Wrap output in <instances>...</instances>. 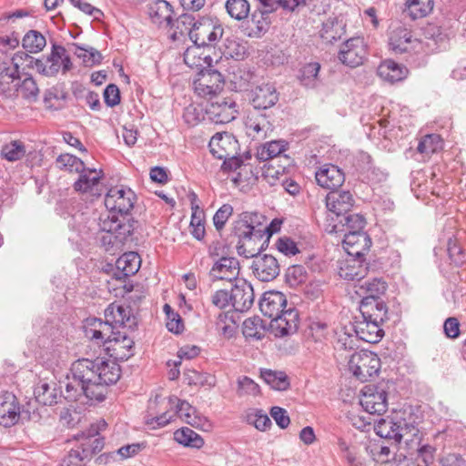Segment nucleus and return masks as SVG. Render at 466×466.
Wrapping results in <instances>:
<instances>
[{"mask_svg":"<svg viewBox=\"0 0 466 466\" xmlns=\"http://www.w3.org/2000/svg\"><path fill=\"white\" fill-rule=\"evenodd\" d=\"M71 377L66 376L64 397L76 401L85 397L88 400H104L107 386L118 381L120 366L115 360L82 359L75 361L70 369Z\"/></svg>","mask_w":466,"mask_h":466,"instance_id":"1","label":"nucleus"},{"mask_svg":"<svg viewBox=\"0 0 466 466\" xmlns=\"http://www.w3.org/2000/svg\"><path fill=\"white\" fill-rule=\"evenodd\" d=\"M265 219L257 212H243L234 220L231 236L237 238L236 249L239 256L249 258L259 254L269 238L280 229L281 220L273 219L266 226Z\"/></svg>","mask_w":466,"mask_h":466,"instance_id":"2","label":"nucleus"},{"mask_svg":"<svg viewBox=\"0 0 466 466\" xmlns=\"http://www.w3.org/2000/svg\"><path fill=\"white\" fill-rule=\"evenodd\" d=\"M85 334L96 343L103 342L108 355L116 361L127 360L134 355V340L125 332H114V327L99 319H88Z\"/></svg>","mask_w":466,"mask_h":466,"instance_id":"3","label":"nucleus"},{"mask_svg":"<svg viewBox=\"0 0 466 466\" xmlns=\"http://www.w3.org/2000/svg\"><path fill=\"white\" fill-rule=\"evenodd\" d=\"M286 305L285 295L275 290L266 291L259 301L261 313L271 319V328L281 336L297 329L298 313L292 309L285 310Z\"/></svg>","mask_w":466,"mask_h":466,"instance_id":"4","label":"nucleus"},{"mask_svg":"<svg viewBox=\"0 0 466 466\" xmlns=\"http://www.w3.org/2000/svg\"><path fill=\"white\" fill-rule=\"evenodd\" d=\"M349 370L359 380L368 381L378 375L380 370V360L377 354L371 351L355 352L349 360Z\"/></svg>","mask_w":466,"mask_h":466,"instance_id":"5","label":"nucleus"},{"mask_svg":"<svg viewBox=\"0 0 466 466\" xmlns=\"http://www.w3.org/2000/svg\"><path fill=\"white\" fill-rule=\"evenodd\" d=\"M224 29L221 25L211 18L201 17L196 20L189 38L198 47L214 46L223 35Z\"/></svg>","mask_w":466,"mask_h":466,"instance_id":"6","label":"nucleus"},{"mask_svg":"<svg viewBox=\"0 0 466 466\" xmlns=\"http://www.w3.org/2000/svg\"><path fill=\"white\" fill-rule=\"evenodd\" d=\"M354 205V198L350 191L333 190L326 197L327 216L323 221L325 224H332L341 217L351 211Z\"/></svg>","mask_w":466,"mask_h":466,"instance_id":"7","label":"nucleus"},{"mask_svg":"<svg viewBox=\"0 0 466 466\" xmlns=\"http://www.w3.org/2000/svg\"><path fill=\"white\" fill-rule=\"evenodd\" d=\"M77 173L79 174L78 179L74 183V189L76 192L93 198H98L102 195L103 185L101 179L104 175L102 170L84 166L83 170H79Z\"/></svg>","mask_w":466,"mask_h":466,"instance_id":"8","label":"nucleus"},{"mask_svg":"<svg viewBox=\"0 0 466 466\" xmlns=\"http://www.w3.org/2000/svg\"><path fill=\"white\" fill-rule=\"evenodd\" d=\"M238 106L231 98L216 97L206 107V114L215 124H226L234 120L238 115Z\"/></svg>","mask_w":466,"mask_h":466,"instance_id":"9","label":"nucleus"},{"mask_svg":"<svg viewBox=\"0 0 466 466\" xmlns=\"http://www.w3.org/2000/svg\"><path fill=\"white\" fill-rule=\"evenodd\" d=\"M360 405L370 414H381L387 410V393L375 385H366L361 390Z\"/></svg>","mask_w":466,"mask_h":466,"instance_id":"10","label":"nucleus"},{"mask_svg":"<svg viewBox=\"0 0 466 466\" xmlns=\"http://www.w3.org/2000/svg\"><path fill=\"white\" fill-rule=\"evenodd\" d=\"M21 405L16 396L10 391L0 392V425L10 428L18 423Z\"/></svg>","mask_w":466,"mask_h":466,"instance_id":"11","label":"nucleus"},{"mask_svg":"<svg viewBox=\"0 0 466 466\" xmlns=\"http://www.w3.org/2000/svg\"><path fill=\"white\" fill-rule=\"evenodd\" d=\"M223 84L222 75L215 69H208L202 71L193 85L195 92L199 96L212 98L222 89Z\"/></svg>","mask_w":466,"mask_h":466,"instance_id":"12","label":"nucleus"},{"mask_svg":"<svg viewBox=\"0 0 466 466\" xmlns=\"http://www.w3.org/2000/svg\"><path fill=\"white\" fill-rule=\"evenodd\" d=\"M239 272L240 266L236 258L222 257L214 261L208 275L212 281L227 280L232 282L238 280Z\"/></svg>","mask_w":466,"mask_h":466,"instance_id":"13","label":"nucleus"},{"mask_svg":"<svg viewBox=\"0 0 466 466\" xmlns=\"http://www.w3.org/2000/svg\"><path fill=\"white\" fill-rule=\"evenodd\" d=\"M365 56L366 45L363 38L352 37L342 45L338 57L344 65L356 67L363 63Z\"/></svg>","mask_w":466,"mask_h":466,"instance_id":"14","label":"nucleus"},{"mask_svg":"<svg viewBox=\"0 0 466 466\" xmlns=\"http://www.w3.org/2000/svg\"><path fill=\"white\" fill-rule=\"evenodd\" d=\"M134 193L130 189L110 188L105 197V206L109 211L127 214L134 206Z\"/></svg>","mask_w":466,"mask_h":466,"instance_id":"15","label":"nucleus"},{"mask_svg":"<svg viewBox=\"0 0 466 466\" xmlns=\"http://www.w3.org/2000/svg\"><path fill=\"white\" fill-rule=\"evenodd\" d=\"M252 263V270L255 277L263 282H268L275 279L280 271L278 259L272 255L264 254L263 256L255 255Z\"/></svg>","mask_w":466,"mask_h":466,"instance_id":"16","label":"nucleus"},{"mask_svg":"<svg viewBox=\"0 0 466 466\" xmlns=\"http://www.w3.org/2000/svg\"><path fill=\"white\" fill-rule=\"evenodd\" d=\"M231 306L236 311L248 310L254 303V290L250 283L245 279L236 281L230 290Z\"/></svg>","mask_w":466,"mask_h":466,"instance_id":"17","label":"nucleus"},{"mask_svg":"<svg viewBox=\"0 0 466 466\" xmlns=\"http://www.w3.org/2000/svg\"><path fill=\"white\" fill-rule=\"evenodd\" d=\"M15 60L14 57L8 66L5 63L0 64V93L7 98L18 93L19 66Z\"/></svg>","mask_w":466,"mask_h":466,"instance_id":"18","label":"nucleus"},{"mask_svg":"<svg viewBox=\"0 0 466 466\" xmlns=\"http://www.w3.org/2000/svg\"><path fill=\"white\" fill-rule=\"evenodd\" d=\"M371 239L364 231L345 233L343 247L349 257L362 258L369 251Z\"/></svg>","mask_w":466,"mask_h":466,"instance_id":"19","label":"nucleus"},{"mask_svg":"<svg viewBox=\"0 0 466 466\" xmlns=\"http://www.w3.org/2000/svg\"><path fill=\"white\" fill-rule=\"evenodd\" d=\"M361 318L382 324L388 319V308L381 299L364 297L360 302Z\"/></svg>","mask_w":466,"mask_h":466,"instance_id":"20","label":"nucleus"},{"mask_svg":"<svg viewBox=\"0 0 466 466\" xmlns=\"http://www.w3.org/2000/svg\"><path fill=\"white\" fill-rule=\"evenodd\" d=\"M365 219L359 214L348 212L345 216L341 217L338 221L332 224H325L324 229L329 234L333 233H345L362 231L365 227Z\"/></svg>","mask_w":466,"mask_h":466,"instance_id":"21","label":"nucleus"},{"mask_svg":"<svg viewBox=\"0 0 466 466\" xmlns=\"http://www.w3.org/2000/svg\"><path fill=\"white\" fill-rule=\"evenodd\" d=\"M369 271L368 264L361 258L349 257L340 263L339 275L348 281H360Z\"/></svg>","mask_w":466,"mask_h":466,"instance_id":"22","label":"nucleus"},{"mask_svg":"<svg viewBox=\"0 0 466 466\" xmlns=\"http://www.w3.org/2000/svg\"><path fill=\"white\" fill-rule=\"evenodd\" d=\"M315 178L320 187L335 189L342 186L345 181V175L337 166L327 164L319 167L315 174Z\"/></svg>","mask_w":466,"mask_h":466,"instance_id":"23","label":"nucleus"},{"mask_svg":"<svg viewBox=\"0 0 466 466\" xmlns=\"http://www.w3.org/2000/svg\"><path fill=\"white\" fill-rule=\"evenodd\" d=\"M279 101L275 86L269 83L258 85L252 90L251 104L255 109H268Z\"/></svg>","mask_w":466,"mask_h":466,"instance_id":"24","label":"nucleus"},{"mask_svg":"<svg viewBox=\"0 0 466 466\" xmlns=\"http://www.w3.org/2000/svg\"><path fill=\"white\" fill-rule=\"evenodd\" d=\"M417 39L413 37L411 32L403 26L393 28L389 36V45L397 54H402L414 47Z\"/></svg>","mask_w":466,"mask_h":466,"instance_id":"25","label":"nucleus"},{"mask_svg":"<svg viewBox=\"0 0 466 466\" xmlns=\"http://www.w3.org/2000/svg\"><path fill=\"white\" fill-rule=\"evenodd\" d=\"M380 325V323L362 319V320L356 321L353 330L360 339L369 343H377L384 335Z\"/></svg>","mask_w":466,"mask_h":466,"instance_id":"26","label":"nucleus"},{"mask_svg":"<svg viewBox=\"0 0 466 466\" xmlns=\"http://www.w3.org/2000/svg\"><path fill=\"white\" fill-rule=\"evenodd\" d=\"M271 24L270 15L268 11L258 8L255 10L248 21V35L250 37H260L269 29Z\"/></svg>","mask_w":466,"mask_h":466,"instance_id":"27","label":"nucleus"},{"mask_svg":"<svg viewBox=\"0 0 466 466\" xmlns=\"http://www.w3.org/2000/svg\"><path fill=\"white\" fill-rule=\"evenodd\" d=\"M106 323L132 328L135 325V318L130 317V310L121 305L111 304L105 310Z\"/></svg>","mask_w":466,"mask_h":466,"instance_id":"28","label":"nucleus"},{"mask_svg":"<svg viewBox=\"0 0 466 466\" xmlns=\"http://www.w3.org/2000/svg\"><path fill=\"white\" fill-rule=\"evenodd\" d=\"M407 73L408 70L405 66L392 60H385L378 67L380 77L390 83L401 81L406 77Z\"/></svg>","mask_w":466,"mask_h":466,"instance_id":"29","label":"nucleus"},{"mask_svg":"<svg viewBox=\"0 0 466 466\" xmlns=\"http://www.w3.org/2000/svg\"><path fill=\"white\" fill-rule=\"evenodd\" d=\"M149 15L153 23L158 25L170 26L172 24L173 9L166 0L156 1L149 8Z\"/></svg>","mask_w":466,"mask_h":466,"instance_id":"30","label":"nucleus"},{"mask_svg":"<svg viewBox=\"0 0 466 466\" xmlns=\"http://www.w3.org/2000/svg\"><path fill=\"white\" fill-rule=\"evenodd\" d=\"M59 393L62 391L56 389V383H41L35 389V397L38 403L51 406L57 403Z\"/></svg>","mask_w":466,"mask_h":466,"instance_id":"31","label":"nucleus"},{"mask_svg":"<svg viewBox=\"0 0 466 466\" xmlns=\"http://www.w3.org/2000/svg\"><path fill=\"white\" fill-rule=\"evenodd\" d=\"M169 404L177 406V413L184 421L191 426L198 427L200 418L196 415V410L187 401L180 400L176 396L169 397Z\"/></svg>","mask_w":466,"mask_h":466,"instance_id":"32","label":"nucleus"},{"mask_svg":"<svg viewBox=\"0 0 466 466\" xmlns=\"http://www.w3.org/2000/svg\"><path fill=\"white\" fill-rule=\"evenodd\" d=\"M247 133L253 138H264L269 128V122L263 115H251L245 122Z\"/></svg>","mask_w":466,"mask_h":466,"instance_id":"33","label":"nucleus"},{"mask_svg":"<svg viewBox=\"0 0 466 466\" xmlns=\"http://www.w3.org/2000/svg\"><path fill=\"white\" fill-rule=\"evenodd\" d=\"M140 258L136 252H127L120 256L116 261V267L125 277L136 274L140 268Z\"/></svg>","mask_w":466,"mask_h":466,"instance_id":"34","label":"nucleus"},{"mask_svg":"<svg viewBox=\"0 0 466 466\" xmlns=\"http://www.w3.org/2000/svg\"><path fill=\"white\" fill-rule=\"evenodd\" d=\"M237 140L229 135L217 134L210 139L209 147L210 152L214 157L218 158V152H224L227 154H232L237 147Z\"/></svg>","mask_w":466,"mask_h":466,"instance_id":"35","label":"nucleus"},{"mask_svg":"<svg viewBox=\"0 0 466 466\" xmlns=\"http://www.w3.org/2000/svg\"><path fill=\"white\" fill-rule=\"evenodd\" d=\"M260 376L274 390H286L289 387V377L284 371L265 369L261 370Z\"/></svg>","mask_w":466,"mask_h":466,"instance_id":"36","label":"nucleus"},{"mask_svg":"<svg viewBox=\"0 0 466 466\" xmlns=\"http://www.w3.org/2000/svg\"><path fill=\"white\" fill-rule=\"evenodd\" d=\"M196 199H197L196 194H192V198H191L192 215H191V220H190V227L192 228L191 234L194 236V238L200 240L205 236V226H204L205 213H204L203 209H201L197 204H195Z\"/></svg>","mask_w":466,"mask_h":466,"instance_id":"37","label":"nucleus"},{"mask_svg":"<svg viewBox=\"0 0 466 466\" xmlns=\"http://www.w3.org/2000/svg\"><path fill=\"white\" fill-rule=\"evenodd\" d=\"M398 421H394L393 419L387 417L380 419L374 426L376 433L384 439H392L396 443H400V433L396 431Z\"/></svg>","mask_w":466,"mask_h":466,"instance_id":"38","label":"nucleus"},{"mask_svg":"<svg viewBox=\"0 0 466 466\" xmlns=\"http://www.w3.org/2000/svg\"><path fill=\"white\" fill-rule=\"evenodd\" d=\"M71 46L74 48L75 55L83 60L85 66H92L101 62L102 55L96 48L91 46H81L76 43H73Z\"/></svg>","mask_w":466,"mask_h":466,"instance_id":"39","label":"nucleus"},{"mask_svg":"<svg viewBox=\"0 0 466 466\" xmlns=\"http://www.w3.org/2000/svg\"><path fill=\"white\" fill-rule=\"evenodd\" d=\"M195 23L196 18L189 14H183L174 22L172 21L170 27L175 28L174 32L171 34L172 39L176 40L179 38V35H184L185 34L189 35V31L193 30Z\"/></svg>","mask_w":466,"mask_h":466,"instance_id":"40","label":"nucleus"},{"mask_svg":"<svg viewBox=\"0 0 466 466\" xmlns=\"http://www.w3.org/2000/svg\"><path fill=\"white\" fill-rule=\"evenodd\" d=\"M175 440L187 447L200 448L204 444L203 439L189 428H182L174 433Z\"/></svg>","mask_w":466,"mask_h":466,"instance_id":"41","label":"nucleus"},{"mask_svg":"<svg viewBox=\"0 0 466 466\" xmlns=\"http://www.w3.org/2000/svg\"><path fill=\"white\" fill-rule=\"evenodd\" d=\"M411 442L414 443L412 449H409L410 454L413 455L417 454V458L420 459L425 466H429L433 463L434 461V453L435 448L429 444H422L421 438H417L416 440H411Z\"/></svg>","mask_w":466,"mask_h":466,"instance_id":"42","label":"nucleus"},{"mask_svg":"<svg viewBox=\"0 0 466 466\" xmlns=\"http://www.w3.org/2000/svg\"><path fill=\"white\" fill-rule=\"evenodd\" d=\"M45 36L35 30H30L23 38L22 46L29 53L35 54L42 51L46 46Z\"/></svg>","mask_w":466,"mask_h":466,"instance_id":"43","label":"nucleus"},{"mask_svg":"<svg viewBox=\"0 0 466 466\" xmlns=\"http://www.w3.org/2000/svg\"><path fill=\"white\" fill-rule=\"evenodd\" d=\"M320 65L317 62L305 65L300 70L299 80L301 84L309 88H313L319 82V72Z\"/></svg>","mask_w":466,"mask_h":466,"instance_id":"44","label":"nucleus"},{"mask_svg":"<svg viewBox=\"0 0 466 466\" xmlns=\"http://www.w3.org/2000/svg\"><path fill=\"white\" fill-rule=\"evenodd\" d=\"M225 7L230 17L238 21L246 18L249 13L247 0H227Z\"/></svg>","mask_w":466,"mask_h":466,"instance_id":"45","label":"nucleus"},{"mask_svg":"<svg viewBox=\"0 0 466 466\" xmlns=\"http://www.w3.org/2000/svg\"><path fill=\"white\" fill-rule=\"evenodd\" d=\"M442 148V140L437 134L427 135L420 141L417 150L427 156L436 153Z\"/></svg>","mask_w":466,"mask_h":466,"instance_id":"46","label":"nucleus"},{"mask_svg":"<svg viewBox=\"0 0 466 466\" xmlns=\"http://www.w3.org/2000/svg\"><path fill=\"white\" fill-rule=\"evenodd\" d=\"M135 221L128 218L123 217L116 219V230L114 231V238L116 241L123 243L133 234Z\"/></svg>","mask_w":466,"mask_h":466,"instance_id":"47","label":"nucleus"},{"mask_svg":"<svg viewBox=\"0 0 466 466\" xmlns=\"http://www.w3.org/2000/svg\"><path fill=\"white\" fill-rule=\"evenodd\" d=\"M367 294L366 297H372L374 299H380V295L384 294L387 289V283L380 278H374L366 280L360 287Z\"/></svg>","mask_w":466,"mask_h":466,"instance_id":"48","label":"nucleus"},{"mask_svg":"<svg viewBox=\"0 0 466 466\" xmlns=\"http://www.w3.org/2000/svg\"><path fill=\"white\" fill-rule=\"evenodd\" d=\"M25 147L23 142L18 140L11 141L3 146L1 149L2 156L8 161H16L25 155Z\"/></svg>","mask_w":466,"mask_h":466,"instance_id":"49","label":"nucleus"},{"mask_svg":"<svg viewBox=\"0 0 466 466\" xmlns=\"http://www.w3.org/2000/svg\"><path fill=\"white\" fill-rule=\"evenodd\" d=\"M400 433V442L404 439L405 443L408 449H412L414 443L411 442V440H416L417 438H420L419 436V430L416 426L411 423H408L405 420H400L397 423V430Z\"/></svg>","mask_w":466,"mask_h":466,"instance_id":"50","label":"nucleus"},{"mask_svg":"<svg viewBox=\"0 0 466 466\" xmlns=\"http://www.w3.org/2000/svg\"><path fill=\"white\" fill-rule=\"evenodd\" d=\"M432 8V0H410L408 3V10L413 19L427 15Z\"/></svg>","mask_w":466,"mask_h":466,"instance_id":"51","label":"nucleus"},{"mask_svg":"<svg viewBox=\"0 0 466 466\" xmlns=\"http://www.w3.org/2000/svg\"><path fill=\"white\" fill-rule=\"evenodd\" d=\"M18 92L21 93L25 99L35 101L39 88L33 77H25L21 83L19 82Z\"/></svg>","mask_w":466,"mask_h":466,"instance_id":"52","label":"nucleus"},{"mask_svg":"<svg viewBox=\"0 0 466 466\" xmlns=\"http://www.w3.org/2000/svg\"><path fill=\"white\" fill-rule=\"evenodd\" d=\"M255 76L252 72L246 69H238L233 73L232 82L235 87L239 91L247 90L249 85L253 82Z\"/></svg>","mask_w":466,"mask_h":466,"instance_id":"53","label":"nucleus"},{"mask_svg":"<svg viewBox=\"0 0 466 466\" xmlns=\"http://www.w3.org/2000/svg\"><path fill=\"white\" fill-rule=\"evenodd\" d=\"M242 332L246 338L261 339V319L259 318H248L242 325Z\"/></svg>","mask_w":466,"mask_h":466,"instance_id":"54","label":"nucleus"},{"mask_svg":"<svg viewBox=\"0 0 466 466\" xmlns=\"http://www.w3.org/2000/svg\"><path fill=\"white\" fill-rule=\"evenodd\" d=\"M56 163L61 167L67 168L70 172H78L83 170L85 163L76 156L70 154H62L56 158Z\"/></svg>","mask_w":466,"mask_h":466,"instance_id":"55","label":"nucleus"},{"mask_svg":"<svg viewBox=\"0 0 466 466\" xmlns=\"http://www.w3.org/2000/svg\"><path fill=\"white\" fill-rule=\"evenodd\" d=\"M237 393L238 396H257L259 393V386L253 380L245 376L238 380Z\"/></svg>","mask_w":466,"mask_h":466,"instance_id":"56","label":"nucleus"},{"mask_svg":"<svg viewBox=\"0 0 466 466\" xmlns=\"http://www.w3.org/2000/svg\"><path fill=\"white\" fill-rule=\"evenodd\" d=\"M218 154V159H224L222 168L227 171H232L241 168H246L247 166L243 164L240 157L235 156V152L232 154H227L224 152H216Z\"/></svg>","mask_w":466,"mask_h":466,"instance_id":"57","label":"nucleus"},{"mask_svg":"<svg viewBox=\"0 0 466 466\" xmlns=\"http://www.w3.org/2000/svg\"><path fill=\"white\" fill-rule=\"evenodd\" d=\"M233 214V207L229 204L222 205L213 217V223L218 231L224 228L226 222Z\"/></svg>","mask_w":466,"mask_h":466,"instance_id":"58","label":"nucleus"},{"mask_svg":"<svg viewBox=\"0 0 466 466\" xmlns=\"http://www.w3.org/2000/svg\"><path fill=\"white\" fill-rule=\"evenodd\" d=\"M338 446L339 451L344 454V458L350 466H361V464L357 461V451L355 447L349 444L342 438L338 440Z\"/></svg>","mask_w":466,"mask_h":466,"instance_id":"59","label":"nucleus"},{"mask_svg":"<svg viewBox=\"0 0 466 466\" xmlns=\"http://www.w3.org/2000/svg\"><path fill=\"white\" fill-rule=\"evenodd\" d=\"M359 337L355 333L350 334L347 332H341L339 334L338 340H337V347L340 350H352L358 348L357 342H358Z\"/></svg>","mask_w":466,"mask_h":466,"instance_id":"60","label":"nucleus"},{"mask_svg":"<svg viewBox=\"0 0 466 466\" xmlns=\"http://www.w3.org/2000/svg\"><path fill=\"white\" fill-rule=\"evenodd\" d=\"M284 151L285 146L281 141H271L264 146L260 155L262 158L268 159L276 157Z\"/></svg>","mask_w":466,"mask_h":466,"instance_id":"61","label":"nucleus"},{"mask_svg":"<svg viewBox=\"0 0 466 466\" xmlns=\"http://www.w3.org/2000/svg\"><path fill=\"white\" fill-rule=\"evenodd\" d=\"M212 304L218 309H223L231 305L230 292L226 289H218L211 296Z\"/></svg>","mask_w":466,"mask_h":466,"instance_id":"62","label":"nucleus"},{"mask_svg":"<svg viewBox=\"0 0 466 466\" xmlns=\"http://www.w3.org/2000/svg\"><path fill=\"white\" fill-rule=\"evenodd\" d=\"M370 454L375 461L386 463L390 461V450L388 446L374 444L370 448Z\"/></svg>","mask_w":466,"mask_h":466,"instance_id":"63","label":"nucleus"},{"mask_svg":"<svg viewBox=\"0 0 466 466\" xmlns=\"http://www.w3.org/2000/svg\"><path fill=\"white\" fill-rule=\"evenodd\" d=\"M104 99L105 103L108 106L113 107L118 105L120 102V92L118 87L114 84L108 85L104 91Z\"/></svg>","mask_w":466,"mask_h":466,"instance_id":"64","label":"nucleus"}]
</instances>
